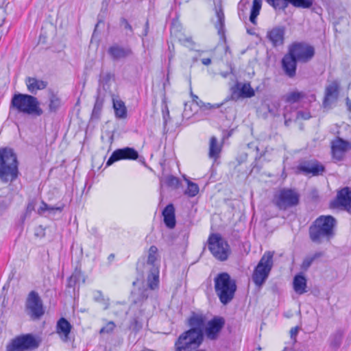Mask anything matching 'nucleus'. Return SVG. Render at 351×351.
Returning a JSON list of instances; mask_svg holds the SVG:
<instances>
[{"mask_svg": "<svg viewBox=\"0 0 351 351\" xmlns=\"http://www.w3.org/2000/svg\"><path fill=\"white\" fill-rule=\"evenodd\" d=\"M113 108L116 117L125 119L127 117V109L123 101L113 100Z\"/></svg>", "mask_w": 351, "mask_h": 351, "instance_id": "nucleus-34", "label": "nucleus"}, {"mask_svg": "<svg viewBox=\"0 0 351 351\" xmlns=\"http://www.w3.org/2000/svg\"><path fill=\"white\" fill-rule=\"evenodd\" d=\"M247 33H248L249 34H250V35H252V34H253V33L252 32V30H250V29H247Z\"/></svg>", "mask_w": 351, "mask_h": 351, "instance_id": "nucleus-64", "label": "nucleus"}, {"mask_svg": "<svg viewBox=\"0 0 351 351\" xmlns=\"http://www.w3.org/2000/svg\"><path fill=\"white\" fill-rule=\"evenodd\" d=\"M158 250L156 245H152L148 252L147 264L152 265L148 274V284L151 289L158 288L159 283V271L155 263L158 258Z\"/></svg>", "mask_w": 351, "mask_h": 351, "instance_id": "nucleus-13", "label": "nucleus"}, {"mask_svg": "<svg viewBox=\"0 0 351 351\" xmlns=\"http://www.w3.org/2000/svg\"><path fill=\"white\" fill-rule=\"evenodd\" d=\"M269 5L272 6L276 10H285V9L291 4L295 8L308 9L310 8L314 2V0H265Z\"/></svg>", "mask_w": 351, "mask_h": 351, "instance_id": "nucleus-16", "label": "nucleus"}, {"mask_svg": "<svg viewBox=\"0 0 351 351\" xmlns=\"http://www.w3.org/2000/svg\"><path fill=\"white\" fill-rule=\"evenodd\" d=\"M120 25H121V27H123L125 29L128 30V31L130 32V34H128L127 33V35H130V36H131V35L133 34V29H132V25L130 24V23L128 22V21L126 19H125V18H123V17L121 18V19H120Z\"/></svg>", "mask_w": 351, "mask_h": 351, "instance_id": "nucleus-48", "label": "nucleus"}, {"mask_svg": "<svg viewBox=\"0 0 351 351\" xmlns=\"http://www.w3.org/2000/svg\"><path fill=\"white\" fill-rule=\"evenodd\" d=\"M343 332L341 330H337L332 334L328 339L330 347L334 350H337L341 345Z\"/></svg>", "mask_w": 351, "mask_h": 351, "instance_id": "nucleus-31", "label": "nucleus"}, {"mask_svg": "<svg viewBox=\"0 0 351 351\" xmlns=\"http://www.w3.org/2000/svg\"><path fill=\"white\" fill-rule=\"evenodd\" d=\"M350 144L348 141L341 138H337L332 142L331 148H335L344 153L349 149Z\"/></svg>", "mask_w": 351, "mask_h": 351, "instance_id": "nucleus-40", "label": "nucleus"}, {"mask_svg": "<svg viewBox=\"0 0 351 351\" xmlns=\"http://www.w3.org/2000/svg\"><path fill=\"white\" fill-rule=\"evenodd\" d=\"M208 247L213 256L219 261H226L230 254V246L218 234H212L208 239Z\"/></svg>", "mask_w": 351, "mask_h": 351, "instance_id": "nucleus-9", "label": "nucleus"}, {"mask_svg": "<svg viewBox=\"0 0 351 351\" xmlns=\"http://www.w3.org/2000/svg\"><path fill=\"white\" fill-rule=\"evenodd\" d=\"M288 52L302 63L308 62L315 54L314 47L306 42L293 43L289 47Z\"/></svg>", "mask_w": 351, "mask_h": 351, "instance_id": "nucleus-11", "label": "nucleus"}, {"mask_svg": "<svg viewBox=\"0 0 351 351\" xmlns=\"http://www.w3.org/2000/svg\"><path fill=\"white\" fill-rule=\"evenodd\" d=\"M106 134L109 138L110 143L112 144L114 141V133L110 131H107Z\"/></svg>", "mask_w": 351, "mask_h": 351, "instance_id": "nucleus-55", "label": "nucleus"}, {"mask_svg": "<svg viewBox=\"0 0 351 351\" xmlns=\"http://www.w3.org/2000/svg\"><path fill=\"white\" fill-rule=\"evenodd\" d=\"M337 219L331 215L318 217L309 226L308 235L311 241L316 244L330 241L335 235Z\"/></svg>", "mask_w": 351, "mask_h": 351, "instance_id": "nucleus-2", "label": "nucleus"}, {"mask_svg": "<svg viewBox=\"0 0 351 351\" xmlns=\"http://www.w3.org/2000/svg\"><path fill=\"white\" fill-rule=\"evenodd\" d=\"M64 208V205L62 204L58 206H50L44 201L41 202V205L38 210V214L42 215L45 211L49 212V214H56L57 212L61 213Z\"/></svg>", "mask_w": 351, "mask_h": 351, "instance_id": "nucleus-32", "label": "nucleus"}, {"mask_svg": "<svg viewBox=\"0 0 351 351\" xmlns=\"http://www.w3.org/2000/svg\"><path fill=\"white\" fill-rule=\"evenodd\" d=\"M155 289L156 288L151 289L147 282V287H143L142 288H139L137 293L132 292V302L135 304L143 302L149 298L152 291Z\"/></svg>", "mask_w": 351, "mask_h": 351, "instance_id": "nucleus-27", "label": "nucleus"}, {"mask_svg": "<svg viewBox=\"0 0 351 351\" xmlns=\"http://www.w3.org/2000/svg\"><path fill=\"white\" fill-rule=\"evenodd\" d=\"M211 59L209 58L202 59V63L204 65H209L210 64H211Z\"/></svg>", "mask_w": 351, "mask_h": 351, "instance_id": "nucleus-56", "label": "nucleus"}, {"mask_svg": "<svg viewBox=\"0 0 351 351\" xmlns=\"http://www.w3.org/2000/svg\"><path fill=\"white\" fill-rule=\"evenodd\" d=\"M221 152V147L217 144V139L215 136H212L210 140L209 157L216 160L219 158Z\"/></svg>", "mask_w": 351, "mask_h": 351, "instance_id": "nucleus-37", "label": "nucleus"}, {"mask_svg": "<svg viewBox=\"0 0 351 351\" xmlns=\"http://www.w3.org/2000/svg\"><path fill=\"white\" fill-rule=\"evenodd\" d=\"M300 195L295 189L284 188L275 195L274 202L280 210H285L298 206L300 203Z\"/></svg>", "mask_w": 351, "mask_h": 351, "instance_id": "nucleus-8", "label": "nucleus"}, {"mask_svg": "<svg viewBox=\"0 0 351 351\" xmlns=\"http://www.w3.org/2000/svg\"><path fill=\"white\" fill-rule=\"evenodd\" d=\"M262 1L263 0H253L252 6L250 10V21L254 25H256V18L260 13Z\"/></svg>", "mask_w": 351, "mask_h": 351, "instance_id": "nucleus-38", "label": "nucleus"}, {"mask_svg": "<svg viewBox=\"0 0 351 351\" xmlns=\"http://www.w3.org/2000/svg\"><path fill=\"white\" fill-rule=\"evenodd\" d=\"M309 329L314 330L317 328L319 323V319L317 317L312 315L308 318Z\"/></svg>", "mask_w": 351, "mask_h": 351, "instance_id": "nucleus-50", "label": "nucleus"}, {"mask_svg": "<svg viewBox=\"0 0 351 351\" xmlns=\"http://www.w3.org/2000/svg\"><path fill=\"white\" fill-rule=\"evenodd\" d=\"M346 104L348 108V110L349 112H351V100L349 99V97H346Z\"/></svg>", "mask_w": 351, "mask_h": 351, "instance_id": "nucleus-57", "label": "nucleus"}, {"mask_svg": "<svg viewBox=\"0 0 351 351\" xmlns=\"http://www.w3.org/2000/svg\"><path fill=\"white\" fill-rule=\"evenodd\" d=\"M115 80V75L110 71H101L98 79V87L97 93L105 94L110 90L111 83Z\"/></svg>", "mask_w": 351, "mask_h": 351, "instance_id": "nucleus-20", "label": "nucleus"}, {"mask_svg": "<svg viewBox=\"0 0 351 351\" xmlns=\"http://www.w3.org/2000/svg\"><path fill=\"white\" fill-rule=\"evenodd\" d=\"M162 114L163 119V130L164 132H166L168 131L167 129V125L171 119L169 108L166 104H165L162 108Z\"/></svg>", "mask_w": 351, "mask_h": 351, "instance_id": "nucleus-44", "label": "nucleus"}, {"mask_svg": "<svg viewBox=\"0 0 351 351\" xmlns=\"http://www.w3.org/2000/svg\"><path fill=\"white\" fill-rule=\"evenodd\" d=\"M102 22L103 21L101 20H98V22H97V23L95 25V29L98 27V26L99 25L100 23H102Z\"/></svg>", "mask_w": 351, "mask_h": 351, "instance_id": "nucleus-62", "label": "nucleus"}, {"mask_svg": "<svg viewBox=\"0 0 351 351\" xmlns=\"http://www.w3.org/2000/svg\"><path fill=\"white\" fill-rule=\"evenodd\" d=\"M160 188L163 186V185L167 186V187H170L172 189L178 188L180 181L179 178L177 177L169 175L163 178H160Z\"/></svg>", "mask_w": 351, "mask_h": 351, "instance_id": "nucleus-35", "label": "nucleus"}, {"mask_svg": "<svg viewBox=\"0 0 351 351\" xmlns=\"http://www.w3.org/2000/svg\"><path fill=\"white\" fill-rule=\"evenodd\" d=\"M197 105L204 110L210 109L214 106H212L210 103L205 104L201 100L197 101Z\"/></svg>", "mask_w": 351, "mask_h": 351, "instance_id": "nucleus-51", "label": "nucleus"}, {"mask_svg": "<svg viewBox=\"0 0 351 351\" xmlns=\"http://www.w3.org/2000/svg\"><path fill=\"white\" fill-rule=\"evenodd\" d=\"M163 221L165 226L170 229L174 228L176 224L175 208L173 204H169L162 210Z\"/></svg>", "mask_w": 351, "mask_h": 351, "instance_id": "nucleus-25", "label": "nucleus"}, {"mask_svg": "<svg viewBox=\"0 0 351 351\" xmlns=\"http://www.w3.org/2000/svg\"><path fill=\"white\" fill-rule=\"evenodd\" d=\"M279 106L278 102H273L267 105V111L270 115L273 117L279 115Z\"/></svg>", "mask_w": 351, "mask_h": 351, "instance_id": "nucleus-45", "label": "nucleus"}, {"mask_svg": "<svg viewBox=\"0 0 351 351\" xmlns=\"http://www.w3.org/2000/svg\"><path fill=\"white\" fill-rule=\"evenodd\" d=\"M238 9H239V14L240 16L241 12V11L243 12L244 9H246L245 4L244 3H243L242 1H240L239 3Z\"/></svg>", "mask_w": 351, "mask_h": 351, "instance_id": "nucleus-53", "label": "nucleus"}, {"mask_svg": "<svg viewBox=\"0 0 351 351\" xmlns=\"http://www.w3.org/2000/svg\"><path fill=\"white\" fill-rule=\"evenodd\" d=\"M299 62L290 53L287 52L282 59V68L285 74L292 78L296 75L297 63Z\"/></svg>", "mask_w": 351, "mask_h": 351, "instance_id": "nucleus-21", "label": "nucleus"}, {"mask_svg": "<svg viewBox=\"0 0 351 351\" xmlns=\"http://www.w3.org/2000/svg\"><path fill=\"white\" fill-rule=\"evenodd\" d=\"M293 285L294 291L297 293L301 295L306 292V279L302 273L295 276Z\"/></svg>", "mask_w": 351, "mask_h": 351, "instance_id": "nucleus-28", "label": "nucleus"}, {"mask_svg": "<svg viewBox=\"0 0 351 351\" xmlns=\"http://www.w3.org/2000/svg\"><path fill=\"white\" fill-rule=\"evenodd\" d=\"M114 255L113 254H111L109 255L108 259L114 258Z\"/></svg>", "mask_w": 351, "mask_h": 351, "instance_id": "nucleus-63", "label": "nucleus"}, {"mask_svg": "<svg viewBox=\"0 0 351 351\" xmlns=\"http://www.w3.org/2000/svg\"><path fill=\"white\" fill-rule=\"evenodd\" d=\"M304 95L302 93L294 91L286 95V101L289 103H295L303 98Z\"/></svg>", "mask_w": 351, "mask_h": 351, "instance_id": "nucleus-43", "label": "nucleus"}, {"mask_svg": "<svg viewBox=\"0 0 351 351\" xmlns=\"http://www.w3.org/2000/svg\"><path fill=\"white\" fill-rule=\"evenodd\" d=\"M187 189L185 194L189 197H195L199 193V186L196 183L187 180Z\"/></svg>", "mask_w": 351, "mask_h": 351, "instance_id": "nucleus-42", "label": "nucleus"}, {"mask_svg": "<svg viewBox=\"0 0 351 351\" xmlns=\"http://www.w3.org/2000/svg\"><path fill=\"white\" fill-rule=\"evenodd\" d=\"M62 99L57 93L51 89L48 90L47 114H56L62 107Z\"/></svg>", "mask_w": 351, "mask_h": 351, "instance_id": "nucleus-22", "label": "nucleus"}, {"mask_svg": "<svg viewBox=\"0 0 351 351\" xmlns=\"http://www.w3.org/2000/svg\"><path fill=\"white\" fill-rule=\"evenodd\" d=\"M273 256V252H265L254 268L252 279L256 286L261 287L267 279L274 265Z\"/></svg>", "mask_w": 351, "mask_h": 351, "instance_id": "nucleus-6", "label": "nucleus"}, {"mask_svg": "<svg viewBox=\"0 0 351 351\" xmlns=\"http://www.w3.org/2000/svg\"><path fill=\"white\" fill-rule=\"evenodd\" d=\"M81 279H82L83 282L85 281L81 269L76 267L71 276L67 279L66 287L69 288L75 287Z\"/></svg>", "mask_w": 351, "mask_h": 351, "instance_id": "nucleus-36", "label": "nucleus"}, {"mask_svg": "<svg viewBox=\"0 0 351 351\" xmlns=\"http://www.w3.org/2000/svg\"><path fill=\"white\" fill-rule=\"evenodd\" d=\"M19 175V162L14 150L9 147L0 148V180L4 183L12 182Z\"/></svg>", "mask_w": 351, "mask_h": 351, "instance_id": "nucleus-3", "label": "nucleus"}, {"mask_svg": "<svg viewBox=\"0 0 351 351\" xmlns=\"http://www.w3.org/2000/svg\"><path fill=\"white\" fill-rule=\"evenodd\" d=\"M286 28L285 26H276L267 32L266 38L272 46L277 47L282 45L285 41Z\"/></svg>", "mask_w": 351, "mask_h": 351, "instance_id": "nucleus-18", "label": "nucleus"}, {"mask_svg": "<svg viewBox=\"0 0 351 351\" xmlns=\"http://www.w3.org/2000/svg\"><path fill=\"white\" fill-rule=\"evenodd\" d=\"M339 84L338 82L334 81L326 86L325 90L323 106L327 107L330 104V100H336L339 95Z\"/></svg>", "mask_w": 351, "mask_h": 351, "instance_id": "nucleus-24", "label": "nucleus"}, {"mask_svg": "<svg viewBox=\"0 0 351 351\" xmlns=\"http://www.w3.org/2000/svg\"><path fill=\"white\" fill-rule=\"evenodd\" d=\"M332 149V154L334 159H335L337 161H341L343 159L345 153L337 150L335 148H331Z\"/></svg>", "mask_w": 351, "mask_h": 351, "instance_id": "nucleus-49", "label": "nucleus"}, {"mask_svg": "<svg viewBox=\"0 0 351 351\" xmlns=\"http://www.w3.org/2000/svg\"><path fill=\"white\" fill-rule=\"evenodd\" d=\"M41 340L32 334H25L13 339L6 346V351H32L37 349Z\"/></svg>", "mask_w": 351, "mask_h": 351, "instance_id": "nucleus-7", "label": "nucleus"}, {"mask_svg": "<svg viewBox=\"0 0 351 351\" xmlns=\"http://www.w3.org/2000/svg\"><path fill=\"white\" fill-rule=\"evenodd\" d=\"M93 300L95 302L102 304L104 310L107 309L109 306V299L105 298L101 291H95L93 292Z\"/></svg>", "mask_w": 351, "mask_h": 351, "instance_id": "nucleus-41", "label": "nucleus"}, {"mask_svg": "<svg viewBox=\"0 0 351 351\" xmlns=\"http://www.w3.org/2000/svg\"><path fill=\"white\" fill-rule=\"evenodd\" d=\"M325 171L326 168L324 165L315 159L301 160L295 167L296 174H302L304 176H321Z\"/></svg>", "mask_w": 351, "mask_h": 351, "instance_id": "nucleus-12", "label": "nucleus"}, {"mask_svg": "<svg viewBox=\"0 0 351 351\" xmlns=\"http://www.w3.org/2000/svg\"><path fill=\"white\" fill-rule=\"evenodd\" d=\"M143 327L142 323L138 320V317H134L130 322V328L134 332H138Z\"/></svg>", "mask_w": 351, "mask_h": 351, "instance_id": "nucleus-46", "label": "nucleus"}, {"mask_svg": "<svg viewBox=\"0 0 351 351\" xmlns=\"http://www.w3.org/2000/svg\"><path fill=\"white\" fill-rule=\"evenodd\" d=\"M284 118H285V125L287 126H289V123L291 121V119L290 118H287V114L284 113Z\"/></svg>", "mask_w": 351, "mask_h": 351, "instance_id": "nucleus-59", "label": "nucleus"}, {"mask_svg": "<svg viewBox=\"0 0 351 351\" xmlns=\"http://www.w3.org/2000/svg\"><path fill=\"white\" fill-rule=\"evenodd\" d=\"M330 208H341L351 214V189L345 186L338 191L336 198L330 202Z\"/></svg>", "mask_w": 351, "mask_h": 351, "instance_id": "nucleus-14", "label": "nucleus"}, {"mask_svg": "<svg viewBox=\"0 0 351 351\" xmlns=\"http://www.w3.org/2000/svg\"><path fill=\"white\" fill-rule=\"evenodd\" d=\"M236 95L237 98H251L255 95V92L249 82H237L232 88V97Z\"/></svg>", "mask_w": 351, "mask_h": 351, "instance_id": "nucleus-19", "label": "nucleus"}, {"mask_svg": "<svg viewBox=\"0 0 351 351\" xmlns=\"http://www.w3.org/2000/svg\"><path fill=\"white\" fill-rule=\"evenodd\" d=\"M139 155L133 147H125L114 150L106 162V167H109L115 162L121 160H136Z\"/></svg>", "mask_w": 351, "mask_h": 351, "instance_id": "nucleus-15", "label": "nucleus"}, {"mask_svg": "<svg viewBox=\"0 0 351 351\" xmlns=\"http://www.w3.org/2000/svg\"><path fill=\"white\" fill-rule=\"evenodd\" d=\"M298 330H299V327L298 326H295V327L292 328L291 329V330H290L291 339H295V337H296V336L298 335Z\"/></svg>", "mask_w": 351, "mask_h": 351, "instance_id": "nucleus-52", "label": "nucleus"}, {"mask_svg": "<svg viewBox=\"0 0 351 351\" xmlns=\"http://www.w3.org/2000/svg\"><path fill=\"white\" fill-rule=\"evenodd\" d=\"M64 208V205L62 204L58 206H50L44 201L41 202V205L38 210V214L42 215L45 211L49 212V214H56L57 212L61 213Z\"/></svg>", "mask_w": 351, "mask_h": 351, "instance_id": "nucleus-33", "label": "nucleus"}, {"mask_svg": "<svg viewBox=\"0 0 351 351\" xmlns=\"http://www.w3.org/2000/svg\"><path fill=\"white\" fill-rule=\"evenodd\" d=\"M214 282L215 293L220 302L227 305L233 300L237 291L236 280L227 272H221L215 276Z\"/></svg>", "mask_w": 351, "mask_h": 351, "instance_id": "nucleus-5", "label": "nucleus"}, {"mask_svg": "<svg viewBox=\"0 0 351 351\" xmlns=\"http://www.w3.org/2000/svg\"><path fill=\"white\" fill-rule=\"evenodd\" d=\"M25 84L28 91L32 94H36L38 90H44L47 86V82L38 80L36 77H27L25 79Z\"/></svg>", "mask_w": 351, "mask_h": 351, "instance_id": "nucleus-26", "label": "nucleus"}, {"mask_svg": "<svg viewBox=\"0 0 351 351\" xmlns=\"http://www.w3.org/2000/svg\"><path fill=\"white\" fill-rule=\"evenodd\" d=\"M72 329V325L64 317L58 319L56 324V332L64 342H68L70 339L69 335Z\"/></svg>", "mask_w": 351, "mask_h": 351, "instance_id": "nucleus-23", "label": "nucleus"}, {"mask_svg": "<svg viewBox=\"0 0 351 351\" xmlns=\"http://www.w3.org/2000/svg\"><path fill=\"white\" fill-rule=\"evenodd\" d=\"M10 108H14L20 113L36 117L44 113L38 98L28 94H14L11 99Z\"/></svg>", "mask_w": 351, "mask_h": 351, "instance_id": "nucleus-4", "label": "nucleus"}, {"mask_svg": "<svg viewBox=\"0 0 351 351\" xmlns=\"http://www.w3.org/2000/svg\"><path fill=\"white\" fill-rule=\"evenodd\" d=\"M192 97L193 98V101L197 103V101H198L197 100L199 99L197 95H193V94H192Z\"/></svg>", "mask_w": 351, "mask_h": 351, "instance_id": "nucleus-61", "label": "nucleus"}, {"mask_svg": "<svg viewBox=\"0 0 351 351\" xmlns=\"http://www.w3.org/2000/svg\"><path fill=\"white\" fill-rule=\"evenodd\" d=\"M221 75L222 77L226 78L229 75V73L228 72L221 73Z\"/></svg>", "mask_w": 351, "mask_h": 351, "instance_id": "nucleus-60", "label": "nucleus"}, {"mask_svg": "<svg viewBox=\"0 0 351 351\" xmlns=\"http://www.w3.org/2000/svg\"><path fill=\"white\" fill-rule=\"evenodd\" d=\"M324 253L322 252H317L312 255L306 256L301 264V269L303 271H307L312 265V263L316 259L322 257Z\"/></svg>", "mask_w": 351, "mask_h": 351, "instance_id": "nucleus-39", "label": "nucleus"}, {"mask_svg": "<svg viewBox=\"0 0 351 351\" xmlns=\"http://www.w3.org/2000/svg\"><path fill=\"white\" fill-rule=\"evenodd\" d=\"M115 326H115V324L114 323V322H112V321L108 322L105 326L102 327L100 329L99 333L100 334L111 333L114 330Z\"/></svg>", "mask_w": 351, "mask_h": 351, "instance_id": "nucleus-47", "label": "nucleus"}, {"mask_svg": "<svg viewBox=\"0 0 351 351\" xmlns=\"http://www.w3.org/2000/svg\"><path fill=\"white\" fill-rule=\"evenodd\" d=\"M148 29H149V23H148V21L145 23V29H144V32L143 33V36H146L148 34Z\"/></svg>", "mask_w": 351, "mask_h": 351, "instance_id": "nucleus-58", "label": "nucleus"}, {"mask_svg": "<svg viewBox=\"0 0 351 351\" xmlns=\"http://www.w3.org/2000/svg\"><path fill=\"white\" fill-rule=\"evenodd\" d=\"M25 311L33 320L40 319L45 314L43 300L36 291H31L25 300Z\"/></svg>", "mask_w": 351, "mask_h": 351, "instance_id": "nucleus-10", "label": "nucleus"}, {"mask_svg": "<svg viewBox=\"0 0 351 351\" xmlns=\"http://www.w3.org/2000/svg\"><path fill=\"white\" fill-rule=\"evenodd\" d=\"M105 94L97 93L95 102L91 114V119L98 120L100 118L101 112L104 102Z\"/></svg>", "mask_w": 351, "mask_h": 351, "instance_id": "nucleus-29", "label": "nucleus"}, {"mask_svg": "<svg viewBox=\"0 0 351 351\" xmlns=\"http://www.w3.org/2000/svg\"><path fill=\"white\" fill-rule=\"evenodd\" d=\"M107 53L114 62L125 60L133 56L134 52L130 45L114 43L110 46Z\"/></svg>", "mask_w": 351, "mask_h": 351, "instance_id": "nucleus-17", "label": "nucleus"}, {"mask_svg": "<svg viewBox=\"0 0 351 351\" xmlns=\"http://www.w3.org/2000/svg\"><path fill=\"white\" fill-rule=\"evenodd\" d=\"M216 17L217 19L215 23V27L218 31L219 35L224 34L225 16L221 6L219 9H216Z\"/></svg>", "mask_w": 351, "mask_h": 351, "instance_id": "nucleus-30", "label": "nucleus"}, {"mask_svg": "<svg viewBox=\"0 0 351 351\" xmlns=\"http://www.w3.org/2000/svg\"><path fill=\"white\" fill-rule=\"evenodd\" d=\"M189 329L180 335L175 342V351H193L203 343L204 337L208 340L216 341L219 337L226 320L221 316H214L206 323L205 316L193 312L187 319Z\"/></svg>", "mask_w": 351, "mask_h": 351, "instance_id": "nucleus-1", "label": "nucleus"}, {"mask_svg": "<svg viewBox=\"0 0 351 351\" xmlns=\"http://www.w3.org/2000/svg\"><path fill=\"white\" fill-rule=\"evenodd\" d=\"M34 205L32 202H30L27 206L26 212L27 213H30L32 210H34Z\"/></svg>", "mask_w": 351, "mask_h": 351, "instance_id": "nucleus-54", "label": "nucleus"}]
</instances>
